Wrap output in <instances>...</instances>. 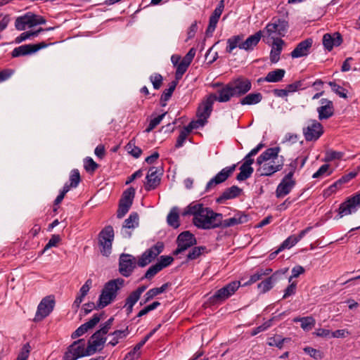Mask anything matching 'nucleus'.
<instances>
[{"mask_svg": "<svg viewBox=\"0 0 360 360\" xmlns=\"http://www.w3.org/2000/svg\"><path fill=\"white\" fill-rule=\"evenodd\" d=\"M262 37V31H258L255 34L248 37L245 41H241L240 49L247 51H250L258 44Z\"/></svg>", "mask_w": 360, "mask_h": 360, "instance_id": "cd10ccee", "label": "nucleus"}, {"mask_svg": "<svg viewBox=\"0 0 360 360\" xmlns=\"http://www.w3.org/2000/svg\"><path fill=\"white\" fill-rule=\"evenodd\" d=\"M160 178L158 174L157 168L154 167H150L146 176V190L150 191L155 189L160 184Z\"/></svg>", "mask_w": 360, "mask_h": 360, "instance_id": "a878e982", "label": "nucleus"}, {"mask_svg": "<svg viewBox=\"0 0 360 360\" xmlns=\"http://www.w3.org/2000/svg\"><path fill=\"white\" fill-rule=\"evenodd\" d=\"M280 147L269 148L264 151L257 159L259 165L257 173L260 176H271L280 171L284 165L283 156H279Z\"/></svg>", "mask_w": 360, "mask_h": 360, "instance_id": "f03ea898", "label": "nucleus"}, {"mask_svg": "<svg viewBox=\"0 0 360 360\" xmlns=\"http://www.w3.org/2000/svg\"><path fill=\"white\" fill-rule=\"evenodd\" d=\"M114 239V230L112 226H105L98 235V244L101 252L104 256H108L111 253L112 244Z\"/></svg>", "mask_w": 360, "mask_h": 360, "instance_id": "423d86ee", "label": "nucleus"}, {"mask_svg": "<svg viewBox=\"0 0 360 360\" xmlns=\"http://www.w3.org/2000/svg\"><path fill=\"white\" fill-rule=\"evenodd\" d=\"M264 147V144L260 143L255 148L252 149L250 152L244 158V162L243 165L251 167V165L254 162V160L252 158V157L256 155L258 152Z\"/></svg>", "mask_w": 360, "mask_h": 360, "instance_id": "ea45409f", "label": "nucleus"}, {"mask_svg": "<svg viewBox=\"0 0 360 360\" xmlns=\"http://www.w3.org/2000/svg\"><path fill=\"white\" fill-rule=\"evenodd\" d=\"M47 44L44 42H41L37 44H25L15 48L12 51L13 57H19L21 56H26L32 54L41 49L46 47Z\"/></svg>", "mask_w": 360, "mask_h": 360, "instance_id": "f3484780", "label": "nucleus"}, {"mask_svg": "<svg viewBox=\"0 0 360 360\" xmlns=\"http://www.w3.org/2000/svg\"><path fill=\"white\" fill-rule=\"evenodd\" d=\"M295 180L293 178L284 176L276 190L277 198H282L290 193L295 186Z\"/></svg>", "mask_w": 360, "mask_h": 360, "instance_id": "aec40b11", "label": "nucleus"}, {"mask_svg": "<svg viewBox=\"0 0 360 360\" xmlns=\"http://www.w3.org/2000/svg\"><path fill=\"white\" fill-rule=\"evenodd\" d=\"M177 248L174 250V255H179L196 243L194 236L188 231L180 233L177 237Z\"/></svg>", "mask_w": 360, "mask_h": 360, "instance_id": "2eb2a0df", "label": "nucleus"}, {"mask_svg": "<svg viewBox=\"0 0 360 360\" xmlns=\"http://www.w3.org/2000/svg\"><path fill=\"white\" fill-rule=\"evenodd\" d=\"M321 105L317 108L319 119L320 120H327L334 114V106L331 101L322 98L320 101Z\"/></svg>", "mask_w": 360, "mask_h": 360, "instance_id": "5701e85b", "label": "nucleus"}, {"mask_svg": "<svg viewBox=\"0 0 360 360\" xmlns=\"http://www.w3.org/2000/svg\"><path fill=\"white\" fill-rule=\"evenodd\" d=\"M84 167L86 172H94L98 165L91 158L87 157L84 160Z\"/></svg>", "mask_w": 360, "mask_h": 360, "instance_id": "4d7b16f0", "label": "nucleus"}, {"mask_svg": "<svg viewBox=\"0 0 360 360\" xmlns=\"http://www.w3.org/2000/svg\"><path fill=\"white\" fill-rule=\"evenodd\" d=\"M205 247L199 246L192 248L187 255L188 260H193L198 258L205 251Z\"/></svg>", "mask_w": 360, "mask_h": 360, "instance_id": "49530a36", "label": "nucleus"}, {"mask_svg": "<svg viewBox=\"0 0 360 360\" xmlns=\"http://www.w3.org/2000/svg\"><path fill=\"white\" fill-rule=\"evenodd\" d=\"M342 157L341 152L330 150L327 151L325 157V161L329 162L333 160H340Z\"/></svg>", "mask_w": 360, "mask_h": 360, "instance_id": "338daca9", "label": "nucleus"}, {"mask_svg": "<svg viewBox=\"0 0 360 360\" xmlns=\"http://www.w3.org/2000/svg\"><path fill=\"white\" fill-rule=\"evenodd\" d=\"M167 112H164L162 113V115H158V117L152 119L148 126V127L146 128V132H150L156 126H158L160 122L162 120V119L164 118V117L165 116Z\"/></svg>", "mask_w": 360, "mask_h": 360, "instance_id": "13d9d810", "label": "nucleus"}, {"mask_svg": "<svg viewBox=\"0 0 360 360\" xmlns=\"http://www.w3.org/2000/svg\"><path fill=\"white\" fill-rule=\"evenodd\" d=\"M224 8V1L221 0L219 2L218 6L214 9V11H213L211 16L210 17L209 25H208L207 30H206L207 34H212L213 33V32L214 31V30L217 27V22L219 21V19L223 12Z\"/></svg>", "mask_w": 360, "mask_h": 360, "instance_id": "b1692460", "label": "nucleus"}, {"mask_svg": "<svg viewBox=\"0 0 360 360\" xmlns=\"http://www.w3.org/2000/svg\"><path fill=\"white\" fill-rule=\"evenodd\" d=\"M262 94L259 92L251 93L244 96L240 101L243 105H255L261 102L262 100Z\"/></svg>", "mask_w": 360, "mask_h": 360, "instance_id": "c9c22d12", "label": "nucleus"}, {"mask_svg": "<svg viewBox=\"0 0 360 360\" xmlns=\"http://www.w3.org/2000/svg\"><path fill=\"white\" fill-rule=\"evenodd\" d=\"M236 167V165H232L231 166L222 169L207 182L205 188L206 191H209L217 185L224 182L233 173Z\"/></svg>", "mask_w": 360, "mask_h": 360, "instance_id": "4468645a", "label": "nucleus"}, {"mask_svg": "<svg viewBox=\"0 0 360 360\" xmlns=\"http://www.w3.org/2000/svg\"><path fill=\"white\" fill-rule=\"evenodd\" d=\"M360 207V193L349 198L340 204L338 209V219L351 214L357 211Z\"/></svg>", "mask_w": 360, "mask_h": 360, "instance_id": "0eeeda50", "label": "nucleus"}, {"mask_svg": "<svg viewBox=\"0 0 360 360\" xmlns=\"http://www.w3.org/2000/svg\"><path fill=\"white\" fill-rule=\"evenodd\" d=\"M214 99L215 97L214 96H208L198 107L197 116L205 123L212 111Z\"/></svg>", "mask_w": 360, "mask_h": 360, "instance_id": "a211bd4d", "label": "nucleus"}, {"mask_svg": "<svg viewBox=\"0 0 360 360\" xmlns=\"http://www.w3.org/2000/svg\"><path fill=\"white\" fill-rule=\"evenodd\" d=\"M285 71L283 69H276L267 73L264 80L267 82H278L284 77Z\"/></svg>", "mask_w": 360, "mask_h": 360, "instance_id": "e433bc0d", "label": "nucleus"}, {"mask_svg": "<svg viewBox=\"0 0 360 360\" xmlns=\"http://www.w3.org/2000/svg\"><path fill=\"white\" fill-rule=\"evenodd\" d=\"M46 23L44 17L28 12L25 15L18 17L15 22V27L18 30H25L27 27H32L37 25Z\"/></svg>", "mask_w": 360, "mask_h": 360, "instance_id": "39448f33", "label": "nucleus"}, {"mask_svg": "<svg viewBox=\"0 0 360 360\" xmlns=\"http://www.w3.org/2000/svg\"><path fill=\"white\" fill-rule=\"evenodd\" d=\"M70 181L72 188H76L80 181V174L77 169H72L70 175Z\"/></svg>", "mask_w": 360, "mask_h": 360, "instance_id": "6e6d98bb", "label": "nucleus"}, {"mask_svg": "<svg viewBox=\"0 0 360 360\" xmlns=\"http://www.w3.org/2000/svg\"><path fill=\"white\" fill-rule=\"evenodd\" d=\"M124 284L122 278L108 281L101 291L97 303L98 309H103L110 304L116 297L118 290Z\"/></svg>", "mask_w": 360, "mask_h": 360, "instance_id": "7ed1b4c3", "label": "nucleus"}, {"mask_svg": "<svg viewBox=\"0 0 360 360\" xmlns=\"http://www.w3.org/2000/svg\"><path fill=\"white\" fill-rule=\"evenodd\" d=\"M289 340V338H281L278 336H276L269 339L268 345L269 346H275L279 349H281L283 344Z\"/></svg>", "mask_w": 360, "mask_h": 360, "instance_id": "3c124183", "label": "nucleus"}, {"mask_svg": "<svg viewBox=\"0 0 360 360\" xmlns=\"http://www.w3.org/2000/svg\"><path fill=\"white\" fill-rule=\"evenodd\" d=\"M243 40L242 35H235L227 39V46L226 48V52L229 53H231L233 51L238 47L240 49V45L241 44V41Z\"/></svg>", "mask_w": 360, "mask_h": 360, "instance_id": "4c0bfd02", "label": "nucleus"}, {"mask_svg": "<svg viewBox=\"0 0 360 360\" xmlns=\"http://www.w3.org/2000/svg\"><path fill=\"white\" fill-rule=\"evenodd\" d=\"M101 317V314H96L89 321L84 323V326L89 330V329L93 328L100 321Z\"/></svg>", "mask_w": 360, "mask_h": 360, "instance_id": "0e129e2a", "label": "nucleus"}, {"mask_svg": "<svg viewBox=\"0 0 360 360\" xmlns=\"http://www.w3.org/2000/svg\"><path fill=\"white\" fill-rule=\"evenodd\" d=\"M299 160L300 158H295L292 160L290 162L286 165L285 171L287 172V174L285 176L292 178L293 174L299 165Z\"/></svg>", "mask_w": 360, "mask_h": 360, "instance_id": "8fccbe9b", "label": "nucleus"}, {"mask_svg": "<svg viewBox=\"0 0 360 360\" xmlns=\"http://www.w3.org/2000/svg\"><path fill=\"white\" fill-rule=\"evenodd\" d=\"M54 304L55 301L51 296H47L43 298L37 307V310L34 318V321H41L44 318L48 316L53 311Z\"/></svg>", "mask_w": 360, "mask_h": 360, "instance_id": "9b49d317", "label": "nucleus"}, {"mask_svg": "<svg viewBox=\"0 0 360 360\" xmlns=\"http://www.w3.org/2000/svg\"><path fill=\"white\" fill-rule=\"evenodd\" d=\"M312 44L313 40L311 38L302 41L290 53V56L292 58H298L308 56L310 52V49H311Z\"/></svg>", "mask_w": 360, "mask_h": 360, "instance_id": "412c9836", "label": "nucleus"}, {"mask_svg": "<svg viewBox=\"0 0 360 360\" xmlns=\"http://www.w3.org/2000/svg\"><path fill=\"white\" fill-rule=\"evenodd\" d=\"M188 67L185 65L184 64L179 63L176 65V70L175 73V81H179L180 79H181L183 75L186 72Z\"/></svg>", "mask_w": 360, "mask_h": 360, "instance_id": "774afa93", "label": "nucleus"}, {"mask_svg": "<svg viewBox=\"0 0 360 360\" xmlns=\"http://www.w3.org/2000/svg\"><path fill=\"white\" fill-rule=\"evenodd\" d=\"M242 192V189L237 186H232L224 191L219 197L217 198V202L218 203H222L226 200L235 198L240 195Z\"/></svg>", "mask_w": 360, "mask_h": 360, "instance_id": "c756f323", "label": "nucleus"}, {"mask_svg": "<svg viewBox=\"0 0 360 360\" xmlns=\"http://www.w3.org/2000/svg\"><path fill=\"white\" fill-rule=\"evenodd\" d=\"M330 166L329 165L325 164L323 165L313 175L312 177L314 179H318L323 177L324 176H329L331 174L332 171H329Z\"/></svg>", "mask_w": 360, "mask_h": 360, "instance_id": "603ef678", "label": "nucleus"}, {"mask_svg": "<svg viewBox=\"0 0 360 360\" xmlns=\"http://www.w3.org/2000/svg\"><path fill=\"white\" fill-rule=\"evenodd\" d=\"M272 269L270 268L258 269L252 275L250 276V279L245 282L242 285H249L257 281L261 280L264 276H267L271 274Z\"/></svg>", "mask_w": 360, "mask_h": 360, "instance_id": "473e14b6", "label": "nucleus"}, {"mask_svg": "<svg viewBox=\"0 0 360 360\" xmlns=\"http://www.w3.org/2000/svg\"><path fill=\"white\" fill-rule=\"evenodd\" d=\"M229 84L235 97L245 95L252 88L250 80L244 77H239L229 82Z\"/></svg>", "mask_w": 360, "mask_h": 360, "instance_id": "dca6fc26", "label": "nucleus"}, {"mask_svg": "<svg viewBox=\"0 0 360 360\" xmlns=\"http://www.w3.org/2000/svg\"><path fill=\"white\" fill-rule=\"evenodd\" d=\"M249 217L247 214L243 212L237 211L233 217L223 219H221V228L226 229L231 226H234L236 225L244 224L248 221Z\"/></svg>", "mask_w": 360, "mask_h": 360, "instance_id": "4be33fe9", "label": "nucleus"}, {"mask_svg": "<svg viewBox=\"0 0 360 360\" xmlns=\"http://www.w3.org/2000/svg\"><path fill=\"white\" fill-rule=\"evenodd\" d=\"M287 28L288 22L285 20L274 18L271 22L266 25L265 30L268 37L275 39L278 37L275 35H283Z\"/></svg>", "mask_w": 360, "mask_h": 360, "instance_id": "f8f14e48", "label": "nucleus"}, {"mask_svg": "<svg viewBox=\"0 0 360 360\" xmlns=\"http://www.w3.org/2000/svg\"><path fill=\"white\" fill-rule=\"evenodd\" d=\"M105 338L100 334V332L94 333L88 342V348L91 354L102 348Z\"/></svg>", "mask_w": 360, "mask_h": 360, "instance_id": "bb28decb", "label": "nucleus"}, {"mask_svg": "<svg viewBox=\"0 0 360 360\" xmlns=\"http://www.w3.org/2000/svg\"><path fill=\"white\" fill-rule=\"evenodd\" d=\"M177 84H178V82L175 81V80H174L169 83V88L165 89V91H163V93L161 96L162 101L166 102L171 98Z\"/></svg>", "mask_w": 360, "mask_h": 360, "instance_id": "a18cd8bd", "label": "nucleus"}, {"mask_svg": "<svg viewBox=\"0 0 360 360\" xmlns=\"http://www.w3.org/2000/svg\"><path fill=\"white\" fill-rule=\"evenodd\" d=\"M164 249V245L162 243H157L155 245L146 250V253L154 259L159 254H160Z\"/></svg>", "mask_w": 360, "mask_h": 360, "instance_id": "c03bdc74", "label": "nucleus"}, {"mask_svg": "<svg viewBox=\"0 0 360 360\" xmlns=\"http://www.w3.org/2000/svg\"><path fill=\"white\" fill-rule=\"evenodd\" d=\"M323 134L322 124L316 120H311L308 125L303 128V134L307 141H316Z\"/></svg>", "mask_w": 360, "mask_h": 360, "instance_id": "6e6552de", "label": "nucleus"}, {"mask_svg": "<svg viewBox=\"0 0 360 360\" xmlns=\"http://www.w3.org/2000/svg\"><path fill=\"white\" fill-rule=\"evenodd\" d=\"M30 352V346L28 343L23 345L16 360H27Z\"/></svg>", "mask_w": 360, "mask_h": 360, "instance_id": "e2e57ef3", "label": "nucleus"}, {"mask_svg": "<svg viewBox=\"0 0 360 360\" xmlns=\"http://www.w3.org/2000/svg\"><path fill=\"white\" fill-rule=\"evenodd\" d=\"M295 322H301V328L304 330H311L315 325V319L312 316H306L302 318H295Z\"/></svg>", "mask_w": 360, "mask_h": 360, "instance_id": "58836bf2", "label": "nucleus"}, {"mask_svg": "<svg viewBox=\"0 0 360 360\" xmlns=\"http://www.w3.org/2000/svg\"><path fill=\"white\" fill-rule=\"evenodd\" d=\"M135 195V189L132 187L127 188L124 191L120 200L119 207L117 212V217L122 218L130 209Z\"/></svg>", "mask_w": 360, "mask_h": 360, "instance_id": "1a4fd4ad", "label": "nucleus"}, {"mask_svg": "<svg viewBox=\"0 0 360 360\" xmlns=\"http://www.w3.org/2000/svg\"><path fill=\"white\" fill-rule=\"evenodd\" d=\"M161 271V267L160 265H158L157 263L153 266H151L146 272L144 276L142 278L146 279H151L154 277L159 271Z\"/></svg>", "mask_w": 360, "mask_h": 360, "instance_id": "5fc2aeb1", "label": "nucleus"}, {"mask_svg": "<svg viewBox=\"0 0 360 360\" xmlns=\"http://www.w3.org/2000/svg\"><path fill=\"white\" fill-rule=\"evenodd\" d=\"M253 171L252 167L242 165L240 167V172L237 174L236 179L240 181H245L251 176Z\"/></svg>", "mask_w": 360, "mask_h": 360, "instance_id": "a19ab883", "label": "nucleus"}, {"mask_svg": "<svg viewBox=\"0 0 360 360\" xmlns=\"http://www.w3.org/2000/svg\"><path fill=\"white\" fill-rule=\"evenodd\" d=\"M189 134H190V132L188 130H186L185 128H184L180 131V134L177 138L175 146L176 148L181 147L184 145V143Z\"/></svg>", "mask_w": 360, "mask_h": 360, "instance_id": "680f3d73", "label": "nucleus"}, {"mask_svg": "<svg viewBox=\"0 0 360 360\" xmlns=\"http://www.w3.org/2000/svg\"><path fill=\"white\" fill-rule=\"evenodd\" d=\"M240 286V282L238 281L228 283L215 292L212 297L213 302L224 301L233 295Z\"/></svg>", "mask_w": 360, "mask_h": 360, "instance_id": "ddd939ff", "label": "nucleus"}, {"mask_svg": "<svg viewBox=\"0 0 360 360\" xmlns=\"http://www.w3.org/2000/svg\"><path fill=\"white\" fill-rule=\"evenodd\" d=\"M152 258L149 257L146 252H144L139 258V259L136 260V264L138 266L141 267H144L147 266L148 264H150L152 262Z\"/></svg>", "mask_w": 360, "mask_h": 360, "instance_id": "052dcab7", "label": "nucleus"}, {"mask_svg": "<svg viewBox=\"0 0 360 360\" xmlns=\"http://www.w3.org/2000/svg\"><path fill=\"white\" fill-rule=\"evenodd\" d=\"M91 355L88 347H86L84 339H79L75 341L65 353L64 360H76L79 357Z\"/></svg>", "mask_w": 360, "mask_h": 360, "instance_id": "20e7f679", "label": "nucleus"}, {"mask_svg": "<svg viewBox=\"0 0 360 360\" xmlns=\"http://www.w3.org/2000/svg\"><path fill=\"white\" fill-rule=\"evenodd\" d=\"M150 81L153 84L155 89H159L162 86L163 77L159 73H154L150 77Z\"/></svg>", "mask_w": 360, "mask_h": 360, "instance_id": "864d4df0", "label": "nucleus"}, {"mask_svg": "<svg viewBox=\"0 0 360 360\" xmlns=\"http://www.w3.org/2000/svg\"><path fill=\"white\" fill-rule=\"evenodd\" d=\"M183 216L192 215L193 224L203 230L219 228L222 214L214 212L211 208L205 207L201 203L192 202L183 211Z\"/></svg>", "mask_w": 360, "mask_h": 360, "instance_id": "f257e3e1", "label": "nucleus"}, {"mask_svg": "<svg viewBox=\"0 0 360 360\" xmlns=\"http://www.w3.org/2000/svg\"><path fill=\"white\" fill-rule=\"evenodd\" d=\"M217 94L218 96L214 94L210 95L214 96L215 97L214 101H217L219 102L225 103L230 101L232 97H235L229 83L226 84L221 89H219L217 91Z\"/></svg>", "mask_w": 360, "mask_h": 360, "instance_id": "c85d7f7f", "label": "nucleus"}, {"mask_svg": "<svg viewBox=\"0 0 360 360\" xmlns=\"http://www.w3.org/2000/svg\"><path fill=\"white\" fill-rule=\"evenodd\" d=\"M167 224L174 228L177 229L180 226L179 223V209L177 207H173L167 217Z\"/></svg>", "mask_w": 360, "mask_h": 360, "instance_id": "f704fd0d", "label": "nucleus"}, {"mask_svg": "<svg viewBox=\"0 0 360 360\" xmlns=\"http://www.w3.org/2000/svg\"><path fill=\"white\" fill-rule=\"evenodd\" d=\"M136 259L131 255L122 253L119 259V271L124 277H129L136 267Z\"/></svg>", "mask_w": 360, "mask_h": 360, "instance_id": "9d476101", "label": "nucleus"}, {"mask_svg": "<svg viewBox=\"0 0 360 360\" xmlns=\"http://www.w3.org/2000/svg\"><path fill=\"white\" fill-rule=\"evenodd\" d=\"M328 84L331 87L332 91L338 94L340 97L343 98H346L347 97V90L342 86H340L334 82H330Z\"/></svg>", "mask_w": 360, "mask_h": 360, "instance_id": "de8ad7c7", "label": "nucleus"}, {"mask_svg": "<svg viewBox=\"0 0 360 360\" xmlns=\"http://www.w3.org/2000/svg\"><path fill=\"white\" fill-rule=\"evenodd\" d=\"M342 42V36L338 32H335L333 35L325 34L323 37V44L328 51H331L334 46H340Z\"/></svg>", "mask_w": 360, "mask_h": 360, "instance_id": "393cba45", "label": "nucleus"}, {"mask_svg": "<svg viewBox=\"0 0 360 360\" xmlns=\"http://www.w3.org/2000/svg\"><path fill=\"white\" fill-rule=\"evenodd\" d=\"M283 41L281 39H276L274 41L273 46L270 52V60L272 63H277L280 59Z\"/></svg>", "mask_w": 360, "mask_h": 360, "instance_id": "2f4dec72", "label": "nucleus"}, {"mask_svg": "<svg viewBox=\"0 0 360 360\" xmlns=\"http://www.w3.org/2000/svg\"><path fill=\"white\" fill-rule=\"evenodd\" d=\"M139 226V215L136 212H132L124 221L120 233L123 238H128L131 236L129 229H134Z\"/></svg>", "mask_w": 360, "mask_h": 360, "instance_id": "6ab92c4d", "label": "nucleus"}, {"mask_svg": "<svg viewBox=\"0 0 360 360\" xmlns=\"http://www.w3.org/2000/svg\"><path fill=\"white\" fill-rule=\"evenodd\" d=\"M158 328L153 329L149 334H148L144 338V339L142 341L136 345L133 349L127 354V356H135L136 353H139L141 348L145 345V343L148 340V339L156 332Z\"/></svg>", "mask_w": 360, "mask_h": 360, "instance_id": "79ce46f5", "label": "nucleus"}, {"mask_svg": "<svg viewBox=\"0 0 360 360\" xmlns=\"http://www.w3.org/2000/svg\"><path fill=\"white\" fill-rule=\"evenodd\" d=\"M168 286H169L168 283H165L160 288H154L150 289L144 295V298L140 302V304L143 305V304L148 302L152 299H153L155 296L164 292L167 289Z\"/></svg>", "mask_w": 360, "mask_h": 360, "instance_id": "72a5a7b5", "label": "nucleus"}, {"mask_svg": "<svg viewBox=\"0 0 360 360\" xmlns=\"http://www.w3.org/2000/svg\"><path fill=\"white\" fill-rule=\"evenodd\" d=\"M127 152L133 157L138 158L142 153L141 149L135 145L134 140H131L126 146Z\"/></svg>", "mask_w": 360, "mask_h": 360, "instance_id": "37998d69", "label": "nucleus"}, {"mask_svg": "<svg viewBox=\"0 0 360 360\" xmlns=\"http://www.w3.org/2000/svg\"><path fill=\"white\" fill-rule=\"evenodd\" d=\"M205 122L204 121H202L201 119L198 117L197 120L191 121L188 124V125H187L184 128L191 133L193 129H198L200 127H202L205 125Z\"/></svg>", "mask_w": 360, "mask_h": 360, "instance_id": "69168bd1", "label": "nucleus"}, {"mask_svg": "<svg viewBox=\"0 0 360 360\" xmlns=\"http://www.w3.org/2000/svg\"><path fill=\"white\" fill-rule=\"evenodd\" d=\"M297 242L295 238V236L292 235L287 238L279 246L278 251H283V250L290 248L294 246Z\"/></svg>", "mask_w": 360, "mask_h": 360, "instance_id": "09e8293b", "label": "nucleus"}, {"mask_svg": "<svg viewBox=\"0 0 360 360\" xmlns=\"http://www.w3.org/2000/svg\"><path fill=\"white\" fill-rule=\"evenodd\" d=\"M278 274V271L275 272L271 276L266 278L264 281H262L261 283H259L257 285L258 290L261 293H265L268 291H269L273 287L274 283L277 280V274Z\"/></svg>", "mask_w": 360, "mask_h": 360, "instance_id": "7c9ffc66", "label": "nucleus"}, {"mask_svg": "<svg viewBox=\"0 0 360 360\" xmlns=\"http://www.w3.org/2000/svg\"><path fill=\"white\" fill-rule=\"evenodd\" d=\"M160 305V302L155 301L153 302L152 304L147 305L143 309H141L137 314V317H141L148 313H149L150 311H153L157 307H158Z\"/></svg>", "mask_w": 360, "mask_h": 360, "instance_id": "bf43d9fd", "label": "nucleus"}]
</instances>
